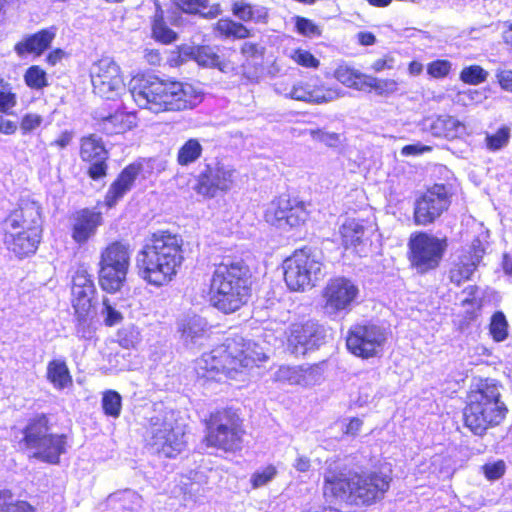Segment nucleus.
<instances>
[{
	"mask_svg": "<svg viewBox=\"0 0 512 512\" xmlns=\"http://www.w3.org/2000/svg\"><path fill=\"white\" fill-rule=\"evenodd\" d=\"M129 95L140 108L153 113L193 109L203 100V93L194 85L155 76L133 77Z\"/></svg>",
	"mask_w": 512,
	"mask_h": 512,
	"instance_id": "nucleus-1",
	"label": "nucleus"
},
{
	"mask_svg": "<svg viewBox=\"0 0 512 512\" xmlns=\"http://www.w3.org/2000/svg\"><path fill=\"white\" fill-rule=\"evenodd\" d=\"M267 358L265 349L258 343L234 335L210 352L202 354L196 360L195 371L199 378L222 381L226 377L235 378L242 368L252 367Z\"/></svg>",
	"mask_w": 512,
	"mask_h": 512,
	"instance_id": "nucleus-2",
	"label": "nucleus"
},
{
	"mask_svg": "<svg viewBox=\"0 0 512 512\" xmlns=\"http://www.w3.org/2000/svg\"><path fill=\"white\" fill-rule=\"evenodd\" d=\"M181 236L169 231H157L146 239L138 252L139 275L151 285L160 287L171 282L184 260Z\"/></svg>",
	"mask_w": 512,
	"mask_h": 512,
	"instance_id": "nucleus-3",
	"label": "nucleus"
},
{
	"mask_svg": "<svg viewBox=\"0 0 512 512\" xmlns=\"http://www.w3.org/2000/svg\"><path fill=\"white\" fill-rule=\"evenodd\" d=\"M326 463L323 486L325 496L355 505H371L381 500L390 487L391 478L384 473H355L345 478L339 460Z\"/></svg>",
	"mask_w": 512,
	"mask_h": 512,
	"instance_id": "nucleus-4",
	"label": "nucleus"
},
{
	"mask_svg": "<svg viewBox=\"0 0 512 512\" xmlns=\"http://www.w3.org/2000/svg\"><path fill=\"white\" fill-rule=\"evenodd\" d=\"M251 274L242 260L223 259L215 265L210 280V302L229 314L240 309L249 298Z\"/></svg>",
	"mask_w": 512,
	"mask_h": 512,
	"instance_id": "nucleus-5",
	"label": "nucleus"
},
{
	"mask_svg": "<svg viewBox=\"0 0 512 512\" xmlns=\"http://www.w3.org/2000/svg\"><path fill=\"white\" fill-rule=\"evenodd\" d=\"M501 385L494 379H480L471 386L464 408L465 426L475 435H483L498 426L508 409L501 400Z\"/></svg>",
	"mask_w": 512,
	"mask_h": 512,
	"instance_id": "nucleus-6",
	"label": "nucleus"
},
{
	"mask_svg": "<svg viewBox=\"0 0 512 512\" xmlns=\"http://www.w3.org/2000/svg\"><path fill=\"white\" fill-rule=\"evenodd\" d=\"M41 206L34 200H22L18 209L3 221L4 242L9 251L22 258L35 253L42 236Z\"/></svg>",
	"mask_w": 512,
	"mask_h": 512,
	"instance_id": "nucleus-7",
	"label": "nucleus"
},
{
	"mask_svg": "<svg viewBox=\"0 0 512 512\" xmlns=\"http://www.w3.org/2000/svg\"><path fill=\"white\" fill-rule=\"evenodd\" d=\"M147 435L150 436L148 444L154 452L167 458H174L180 454L185 446V427L173 410H159L149 418Z\"/></svg>",
	"mask_w": 512,
	"mask_h": 512,
	"instance_id": "nucleus-8",
	"label": "nucleus"
},
{
	"mask_svg": "<svg viewBox=\"0 0 512 512\" xmlns=\"http://www.w3.org/2000/svg\"><path fill=\"white\" fill-rule=\"evenodd\" d=\"M46 415L40 414L30 419L21 441L31 456L43 462L56 464L66 451V436L50 432Z\"/></svg>",
	"mask_w": 512,
	"mask_h": 512,
	"instance_id": "nucleus-9",
	"label": "nucleus"
},
{
	"mask_svg": "<svg viewBox=\"0 0 512 512\" xmlns=\"http://www.w3.org/2000/svg\"><path fill=\"white\" fill-rule=\"evenodd\" d=\"M284 280L292 291H305L316 286L325 276L320 253L304 248L295 251L283 263Z\"/></svg>",
	"mask_w": 512,
	"mask_h": 512,
	"instance_id": "nucleus-10",
	"label": "nucleus"
},
{
	"mask_svg": "<svg viewBox=\"0 0 512 512\" xmlns=\"http://www.w3.org/2000/svg\"><path fill=\"white\" fill-rule=\"evenodd\" d=\"M244 431L238 416L230 410H221L210 415L206 425L207 446L224 452H235L242 448Z\"/></svg>",
	"mask_w": 512,
	"mask_h": 512,
	"instance_id": "nucleus-11",
	"label": "nucleus"
},
{
	"mask_svg": "<svg viewBox=\"0 0 512 512\" xmlns=\"http://www.w3.org/2000/svg\"><path fill=\"white\" fill-rule=\"evenodd\" d=\"M388 330L379 324L365 322L353 325L346 338L347 349L362 359L380 357L388 339Z\"/></svg>",
	"mask_w": 512,
	"mask_h": 512,
	"instance_id": "nucleus-12",
	"label": "nucleus"
},
{
	"mask_svg": "<svg viewBox=\"0 0 512 512\" xmlns=\"http://www.w3.org/2000/svg\"><path fill=\"white\" fill-rule=\"evenodd\" d=\"M359 293V287L351 279L331 278L322 291L324 313L332 319L347 315L357 303Z\"/></svg>",
	"mask_w": 512,
	"mask_h": 512,
	"instance_id": "nucleus-13",
	"label": "nucleus"
},
{
	"mask_svg": "<svg viewBox=\"0 0 512 512\" xmlns=\"http://www.w3.org/2000/svg\"><path fill=\"white\" fill-rule=\"evenodd\" d=\"M408 245L411 262L421 273L436 268L447 247L445 239H439L425 232L412 234Z\"/></svg>",
	"mask_w": 512,
	"mask_h": 512,
	"instance_id": "nucleus-14",
	"label": "nucleus"
},
{
	"mask_svg": "<svg viewBox=\"0 0 512 512\" xmlns=\"http://www.w3.org/2000/svg\"><path fill=\"white\" fill-rule=\"evenodd\" d=\"M90 77L94 93L102 98L114 100L125 91L120 67L109 57L101 58L92 64Z\"/></svg>",
	"mask_w": 512,
	"mask_h": 512,
	"instance_id": "nucleus-15",
	"label": "nucleus"
},
{
	"mask_svg": "<svg viewBox=\"0 0 512 512\" xmlns=\"http://www.w3.org/2000/svg\"><path fill=\"white\" fill-rule=\"evenodd\" d=\"M264 217L269 224L286 229L303 223L307 218V211L302 201L284 194L268 204Z\"/></svg>",
	"mask_w": 512,
	"mask_h": 512,
	"instance_id": "nucleus-16",
	"label": "nucleus"
},
{
	"mask_svg": "<svg viewBox=\"0 0 512 512\" xmlns=\"http://www.w3.org/2000/svg\"><path fill=\"white\" fill-rule=\"evenodd\" d=\"M236 170L221 161L206 163L198 175L195 190L198 194L213 198L219 191L226 192L231 189Z\"/></svg>",
	"mask_w": 512,
	"mask_h": 512,
	"instance_id": "nucleus-17",
	"label": "nucleus"
},
{
	"mask_svg": "<svg viewBox=\"0 0 512 512\" xmlns=\"http://www.w3.org/2000/svg\"><path fill=\"white\" fill-rule=\"evenodd\" d=\"M450 192L446 185L435 184L415 201L414 221L426 226L433 223L450 205Z\"/></svg>",
	"mask_w": 512,
	"mask_h": 512,
	"instance_id": "nucleus-18",
	"label": "nucleus"
},
{
	"mask_svg": "<svg viewBox=\"0 0 512 512\" xmlns=\"http://www.w3.org/2000/svg\"><path fill=\"white\" fill-rule=\"evenodd\" d=\"M326 329L317 321L308 320L305 323L291 325L288 345L292 353L304 355L307 351L318 348L325 342Z\"/></svg>",
	"mask_w": 512,
	"mask_h": 512,
	"instance_id": "nucleus-19",
	"label": "nucleus"
},
{
	"mask_svg": "<svg viewBox=\"0 0 512 512\" xmlns=\"http://www.w3.org/2000/svg\"><path fill=\"white\" fill-rule=\"evenodd\" d=\"M79 156L89 164L87 174L92 180L97 181L107 175L109 153L100 137L95 134L82 137Z\"/></svg>",
	"mask_w": 512,
	"mask_h": 512,
	"instance_id": "nucleus-20",
	"label": "nucleus"
},
{
	"mask_svg": "<svg viewBox=\"0 0 512 512\" xmlns=\"http://www.w3.org/2000/svg\"><path fill=\"white\" fill-rule=\"evenodd\" d=\"M341 96L343 93L338 87H326L310 82H298L289 90V98L317 104L331 102Z\"/></svg>",
	"mask_w": 512,
	"mask_h": 512,
	"instance_id": "nucleus-21",
	"label": "nucleus"
},
{
	"mask_svg": "<svg viewBox=\"0 0 512 512\" xmlns=\"http://www.w3.org/2000/svg\"><path fill=\"white\" fill-rule=\"evenodd\" d=\"M102 223L103 217L99 211L88 208L76 211L71 217V236L76 243L83 244L96 234Z\"/></svg>",
	"mask_w": 512,
	"mask_h": 512,
	"instance_id": "nucleus-22",
	"label": "nucleus"
},
{
	"mask_svg": "<svg viewBox=\"0 0 512 512\" xmlns=\"http://www.w3.org/2000/svg\"><path fill=\"white\" fill-rule=\"evenodd\" d=\"M93 118L97 129L107 135L122 134L136 126L135 116L121 111L112 114L96 110Z\"/></svg>",
	"mask_w": 512,
	"mask_h": 512,
	"instance_id": "nucleus-23",
	"label": "nucleus"
},
{
	"mask_svg": "<svg viewBox=\"0 0 512 512\" xmlns=\"http://www.w3.org/2000/svg\"><path fill=\"white\" fill-rule=\"evenodd\" d=\"M140 171L141 165L136 163L128 165L121 171L105 195V204L109 208L114 207L132 189Z\"/></svg>",
	"mask_w": 512,
	"mask_h": 512,
	"instance_id": "nucleus-24",
	"label": "nucleus"
},
{
	"mask_svg": "<svg viewBox=\"0 0 512 512\" xmlns=\"http://www.w3.org/2000/svg\"><path fill=\"white\" fill-rule=\"evenodd\" d=\"M209 329L206 319L199 315H187L178 322V331L186 346L200 344L207 337Z\"/></svg>",
	"mask_w": 512,
	"mask_h": 512,
	"instance_id": "nucleus-25",
	"label": "nucleus"
},
{
	"mask_svg": "<svg viewBox=\"0 0 512 512\" xmlns=\"http://www.w3.org/2000/svg\"><path fill=\"white\" fill-rule=\"evenodd\" d=\"M130 256V245L115 241L101 252L99 267L114 268L128 272Z\"/></svg>",
	"mask_w": 512,
	"mask_h": 512,
	"instance_id": "nucleus-26",
	"label": "nucleus"
},
{
	"mask_svg": "<svg viewBox=\"0 0 512 512\" xmlns=\"http://www.w3.org/2000/svg\"><path fill=\"white\" fill-rule=\"evenodd\" d=\"M56 36L54 28L43 29L35 34L25 37L22 41L15 45V51L18 55L23 56L27 53L36 55L42 54L50 47Z\"/></svg>",
	"mask_w": 512,
	"mask_h": 512,
	"instance_id": "nucleus-27",
	"label": "nucleus"
},
{
	"mask_svg": "<svg viewBox=\"0 0 512 512\" xmlns=\"http://www.w3.org/2000/svg\"><path fill=\"white\" fill-rule=\"evenodd\" d=\"M426 127L432 135L444 138H455L464 130L462 123L449 115L428 119Z\"/></svg>",
	"mask_w": 512,
	"mask_h": 512,
	"instance_id": "nucleus-28",
	"label": "nucleus"
},
{
	"mask_svg": "<svg viewBox=\"0 0 512 512\" xmlns=\"http://www.w3.org/2000/svg\"><path fill=\"white\" fill-rule=\"evenodd\" d=\"M47 379L57 390L72 386L73 380L64 359H53L47 365Z\"/></svg>",
	"mask_w": 512,
	"mask_h": 512,
	"instance_id": "nucleus-29",
	"label": "nucleus"
},
{
	"mask_svg": "<svg viewBox=\"0 0 512 512\" xmlns=\"http://www.w3.org/2000/svg\"><path fill=\"white\" fill-rule=\"evenodd\" d=\"M191 54L195 61L203 67L218 68L222 72H228L232 69L231 64L222 59L214 47L200 46L193 48Z\"/></svg>",
	"mask_w": 512,
	"mask_h": 512,
	"instance_id": "nucleus-30",
	"label": "nucleus"
},
{
	"mask_svg": "<svg viewBox=\"0 0 512 512\" xmlns=\"http://www.w3.org/2000/svg\"><path fill=\"white\" fill-rule=\"evenodd\" d=\"M339 233L342 239V245L345 249L356 248L363 243L366 228L362 221L357 219H346L340 226Z\"/></svg>",
	"mask_w": 512,
	"mask_h": 512,
	"instance_id": "nucleus-31",
	"label": "nucleus"
},
{
	"mask_svg": "<svg viewBox=\"0 0 512 512\" xmlns=\"http://www.w3.org/2000/svg\"><path fill=\"white\" fill-rule=\"evenodd\" d=\"M233 14L242 21L265 22L268 16L267 9L261 5H253L246 0H234Z\"/></svg>",
	"mask_w": 512,
	"mask_h": 512,
	"instance_id": "nucleus-32",
	"label": "nucleus"
},
{
	"mask_svg": "<svg viewBox=\"0 0 512 512\" xmlns=\"http://www.w3.org/2000/svg\"><path fill=\"white\" fill-rule=\"evenodd\" d=\"M334 77L348 88L363 91L367 74L362 73L348 64H340L334 70Z\"/></svg>",
	"mask_w": 512,
	"mask_h": 512,
	"instance_id": "nucleus-33",
	"label": "nucleus"
},
{
	"mask_svg": "<svg viewBox=\"0 0 512 512\" xmlns=\"http://www.w3.org/2000/svg\"><path fill=\"white\" fill-rule=\"evenodd\" d=\"M175 5L184 13L208 19L215 18L220 12L218 5L210 6L208 0H175Z\"/></svg>",
	"mask_w": 512,
	"mask_h": 512,
	"instance_id": "nucleus-34",
	"label": "nucleus"
},
{
	"mask_svg": "<svg viewBox=\"0 0 512 512\" xmlns=\"http://www.w3.org/2000/svg\"><path fill=\"white\" fill-rule=\"evenodd\" d=\"M127 271L108 267H99V285L108 293H116L126 281Z\"/></svg>",
	"mask_w": 512,
	"mask_h": 512,
	"instance_id": "nucleus-35",
	"label": "nucleus"
},
{
	"mask_svg": "<svg viewBox=\"0 0 512 512\" xmlns=\"http://www.w3.org/2000/svg\"><path fill=\"white\" fill-rule=\"evenodd\" d=\"M202 145L196 138L187 140L178 150L177 162L181 166L195 163L202 155Z\"/></svg>",
	"mask_w": 512,
	"mask_h": 512,
	"instance_id": "nucleus-36",
	"label": "nucleus"
},
{
	"mask_svg": "<svg viewBox=\"0 0 512 512\" xmlns=\"http://www.w3.org/2000/svg\"><path fill=\"white\" fill-rule=\"evenodd\" d=\"M96 293V288H81V289H72L73 296V307L76 313H84L85 311H90L92 307V301L94 299V295Z\"/></svg>",
	"mask_w": 512,
	"mask_h": 512,
	"instance_id": "nucleus-37",
	"label": "nucleus"
},
{
	"mask_svg": "<svg viewBox=\"0 0 512 512\" xmlns=\"http://www.w3.org/2000/svg\"><path fill=\"white\" fill-rule=\"evenodd\" d=\"M397 82L393 79H379L371 75H367L364 92H370L372 89L379 95H388L397 91Z\"/></svg>",
	"mask_w": 512,
	"mask_h": 512,
	"instance_id": "nucleus-38",
	"label": "nucleus"
},
{
	"mask_svg": "<svg viewBox=\"0 0 512 512\" xmlns=\"http://www.w3.org/2000/svg\"><path fill=\"white\" fill-rule=\"evenodd\" d=\"M216 30L223 36L243 39L249 36V30L241 23L230 19H220Z\"/></svg>",
	"mask_w": 512,
	"mask_h": 512,
	"instance_id": "nucleus-39",
	"label": "nucleus"
},
{
	"mask_svg": "<svg viewBox=\"0 0 512 512\" xmlns=\"http://www.w3.org/2000/svg\"><path fill=\"white\" fill-rule=\"evenodd\" d=\"M152 33L156 40L164 44H169L176 39V33L164 22L162 11H158L155 14L152 24Z\"/></svg>",
	"mask_w": 512,
	"mask_h": 512,
	"instance_id": "nucleus-40",
	"label": "nucleus"
},
{
	"mask_svg": "<svg viewBox=\"0 0 512 512\" xmlns=\"http://www.w3.org/2000/svg\"><path fill=\"white\" fill-rule=\"evenodd\" d=\"M475 270L476 264L473 261L456 263L449 272L450 281L459 286L462 282L470 279Z\"/></svg>",
	"mask_w": 512,
	"mask_h": 512,
	"instance_id": "nucleus-41",
	"label": "nucleus"
},
{
	"mask_svg": "<svg viewBox=\"0 0 512 512\" xmlns=\"http://www.w3.org/2000/svg\"><path fill=\"white\" fill-rule=\"evenodd\" d=\"M102 407L106 415L113 418L119 417L122 407L121 395L114 390L105 392L102 397Z\"/></svg>",
	"mask_w": 512,
	"mask_h": 512,
	"instance_id": "nucleus-42",
	"label": "nucleus"
},
{
	"mask_svg": "<svg viewBox=\"0 0 512 512\" xmlns=\"http://www.w3.org/2000/svg\"><path fill=\"white\" fill-rule=\"evenodd\" d=\"M508 323L503 312L493 314L490 322V333L496 342L504 341L508 336Z\"/></svg>",
	"mask_w": 512,
	"mask_h": 512,
	"instance_id": "nucleus-43",
	"label": "nucleus"
},
{
	"mask_svg": "<svg viewBox=\"0 0 512 512\" xmlns=\"http://www.w3.org/2000/svg\"><path fill=\"white\" fill-rule=\"evenodd\" d=\"M287 56L296 64L305 68L316 69L320 65V61L305 49H290L289 51H287Z\"/></svg>",
	"mask_w": 512,
	"mask_h": 512,
	"instance_id": "nucleus-44",
	"label": "nucleus"
},
{
	"mask_svg": "<svg viewBox=\"0 0 512 512\" xmlns=\"http://www.w3.org/2000/svg\"><path fill=\"white\" fill-rule=\"evenodd\" d=\"M488 72L478 65L465 67L460 73V80L470 85H478L487 80Z\"/></svg>",
	"mask_w": 512,
	"mask_h": 512,
	"instance_id": "nucleus-45",
	"label": "nucleus"
},
{
	"mask_svg": "<svg viewBox=\"0 0 512 512\" xmlns=\"http://www.w3.org/2000/svg\"><path fill=\"white\" fill-rule=\"evenodd\" d=\"M25 82L32 89H42L47 86L46 73L39 66H31L25 73Z\"/></svg>",
	"mask_w": 512,
	"mask_h": 512,
	"instance_id": "nucleus-46",
	"label": "nucleus"
},
{
	"mask_svg": "<svg viewBox=\"0 0 512 512\" xmlns=\"http://www.w3.org/2000/svg\"><path fill=\"white\" fill-rule=\"evenodd\" d=\"M90 311L77 314V323L75 327L77 337L81 339H91L94 334L92 326V317L89 316Z\"/></svg>",
	"mask_w": 512,
	"mask_h": 512,
	"instance_id": "nucleus-47",
	"label": "nucleus"
},
{
	"mask_svg": "<svg viewBox=\"0 0 512 512\" xmlns=\"http://www.w3.org/2000/svg\"><path fill=\"white\" fill-rule=\"evenodd\" d=\"M11 493L0 492V512H34L33 508L26 502L13 504L10 502Z\"/></svg>",
	"mask_w": 512,
	"mask_h": 512,
	"instance_id": "nucleus-48",
	"label": "nucleus"
},
{
	"mask_svg": "<svg viewBox=\"0 0 512 512\" xmlns=\"http://www.w3.org/2000/svg\"><path fill=\"white\" fill-rule=\"evenodd\" d=\"M277 474V469L273 465H268L264 468L258 469L251 476V484L253 488H260L265 486L274 479Z\"/></svg>",
	"mask_w": 512,
	"mask_h": 512,
	"instance_id": "nucleus-49",
	"label": "nucleus"
},
{
	"mask_svg": "<svg viewBox=\"0 0 512 512\" xmlns=\"http://www.w3.org/2000/svg\"><path fill=\"white\" fill-rule=\"evenodd\" d=\"M510 130L507 127L500 128L495 134L487 135L486 144L492 151L499 150L508 144Z\"/></svg>",
	"mask_w": 512,
	"mask_h": 512,
	"instance_id": "nucleus-50",
	"label": "nucleus"
},
{
	"mask_svg": "<svg viewBox=\"0 0 512 512\" xmlns=\"http://www.w3.org/2000/svg\"><path fill=\"white\" fill-rule=\"evenodd\" d=\"M101 315L103 317L104 323L107 326H115L119 324L123 319L122 313L116 308L115 305L110 303L108 298L103 299Z\"/></svg>",
	"mask_w": 512,
	"mask_h": 512,
	"instance_id": "nucleus-51",
	"label": "nucleus"
},
{
	"mask_svg": "<svg viewBox=\"0 0 512 512\" xmlns=\"http://www.w3.org/2000/svg\"><path fill=\"white\" fill-rule=\"evenodd\" d=\"M118 338L122 347L134 348L140 342V332L134 326H129L118 332Z\"/></svg>",
	"mask_w": 512,
	"mask_h": 512,
	"instance_id": "nucleus-52",
	"label": "nucleus"
},
{
	"mask_svg": "<svg viewBox=\"0 0 512 512\" xmlns=\"http://www.w3.org/2000/svg\"><path fill=\"white\" fill-rule=\"evenodd\" d=\"M452 64L448 60H435L427 65V73L433 78H444L450 70Z\"/></svg>",
	"mask_w": 512,
	"mask_h": 512,
	"instance_id": "nucleus-53",
	"label": "nucleus"
},
{
	"mask_svg": "<svg viewBox=\"0 0 512 512\" xmlns=\"http://www.w3.org/2000/svg\"><path fill=\"white\" fill-rule=\"evenodd\" d=\"M92 288L95 287L93 279L91 275L88 274L86 270L79 269L75 272L72 279V289H81V288Z\"/></svg>",
	"mask_w": 512,
	"mask_h": 512,
	"instance_id": "nucleus-54",
	"label": "nucleus"
},
{
	"mask_svg": "<svg viewBox=\"0 0 512 512\" xmlns=\"http://www.w3.org/2000/svg\"><path fill=\"white\" fill-rule=\"evenodd\" d=\"M43 118L38 114L28 113L22 117L20 129L23 134H27L42 124Z\"/></svg>",
	"mask_w": 512,
	"mask_h": 512,
	"instance_id": "nucleus-55",
	"label": "nucleus"
},
{
	"mask_svg": "<svg viewBox=\"0 0 512 512\" xmlns=\"http://www.w3.org/2000/svg\"><path fill=\"white\" fill-rule=\"evenodd\" d=\"M297 30L300 34L307 37H315L320 35V29L311 20L298 18L296 22Z\"/></svg>",
	"mask_w": 512,
	"mask_h": 512,
	"instance_id": "nucleus-56",
	"label": "nucleus"
},
{
	"mask_svg": "<svg viewBox=\"0 0 512 512\" xmlns=\"http://www.w3.org/2000/svg\"><path fill=\"white\" fill-rule=\"evenodd\" d=\"M505 467L504 461L499 460L494 463L485 464L483 471L488 480H497L504 474Z\"/></svg>",
	"mask_w": 512,
	"mask_h": 512,
	"instance_id": "nucleus-57",
	"label": "nucleus"
},
{
	"mask_svg": "<svg viewBox=\"0 0 512 512\" xmlns=\"http://www.w3.org/2000/svg\"><path fill=\"white\" fill-rule=\"evenodd\" d=\"M16 105V95L9 89L0 90V112L8 113Z\"/></svg>",
	"mask_w": 512,
	"mask_h": 512,
	"instance_id": "nucleus-58",
	"label": "nucleus"
},
{
	"mask_svg": "<svg viewBox=\"0 0 512 512\" xmlns=\"http://www.w3.org/2000/svg\"><path fill=\"white\" fill-rule=\"evenodd\" d=\"M431 147L422 145L420 143L406 145L401 149V155L403 156H416L424 152L430 151Z\"/></svg>",
	"mask_w": 512,
	"mask_h": 512,
	"instance_id": "nucleus-59",
	"label": "nucleus"
},
{
	"mask_svg": "<svg viewBox=\"0 0 512 512\" xmlns=\"http://www.w3.org/2000/svg\"><path fill=\"white\" fill-rule=\"evenodd\" d=\"M314 138L324 142L328 146H336L339 142V135L336 133L324 132L318 130L313 132Z\"/></svg>",
	"mask_w": 512,
	"mask_h": 512,
	"instance_id": "nucleus-60",
	"label": "nucleus"
},
{
	"mask_svg": "<svg viewBox=\"0 0 512 512\" xmlns=\"http://www.w3.org/2000/svg\"><path fill=\"white\" fill-rule=\"evenodd\" d=\"M497 78L500 86L512 93V71L502 70L497 73Z\"/></svg>",
	"mask_w": 512,
	"mask_h": 512,
	"instance_id": "nucleus-61",
	"label": "nucleus"
},
{
	"mask_svg": "<svg viewBox=\"0 0 512 512\" xmlns=\"http://www.w3.org/2000/svg\"><path fill=\"white\" fill-rule=\"evenodd\" d=\"M73 133L71 131H63L57 139L51 142V146H56L59 149H65L72 141Z\"/></svg>",
	"mask_w": 512,
	"mask_h": 512,
	"instance_id": "nucleus-62",
	"label": "nucleus"
},
{
	"mask_svg": "<svg viewBox=\"0 0 512 512\" xmlns=\"http://www.w3.org/2000/svg\"><path fill=\"white\" fill-rule=\"evenodd\" d=\"M241 51L247 57H256L262 54V47L252 42H245L242 45Z\"/></svg>",
	"mask_w": 512,
	"mask_h": 512,
	"instance_id": "nucleus-63",
	"label": "nucleus"
},
{
	"mask_svg": "<svg viewBox=\"0 0 512 512\" xmlns=\"http://www.w3.org/2000/svg\"><path fill=\"white\" fill-rule=\"evenodd\" d=\"M505 29L502 31V39L505 45L512 52V23H505Z\"/></svg>",
	"mask_w": 512,
	"mask_h": 512,
	"instance_id": "nucleus-64",
	"label": "nucleus"
}]
</instances>
